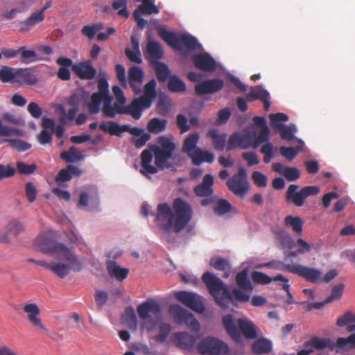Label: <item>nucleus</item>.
Wrapping results in <instances>:
<instances>
[{"mask_svg":"<svg viewBox=\"0 0 355 355\" xmlns=\"http://www.w3.org/2000/svg\"><path fill=\"white\" fill-rule=\"evenodd\" d=\"M25 230L24 225L21 221L13 219L7 225V232L14 235H18Z\"/></svg>","mask_w":355,"mask_h":355,"instance_id":"6e6d98bb","label":"nucleus"},{"mask_svg":"<svg viewBox=\"0 0 355 355\" xmlns=\"http://www.w3.org/2000/svg\"><path fill=\"white\" fill-rule=\"evenodd\" d=\"M191 59L194 66L202 71L212 72L216 69V60L207 52L194 54Z\"/></svg>","mask_w":355,"mask_h":355,"instance_id":"f3484780","label":"nucleus"},{"mask_svg":"<svg viewBox=\"0 0 355 355\" xmlns=\"http://www.w3.org/2000/svg\"><path fill=\"white\" fill-rule=\"evenodd\" d=\"M16 69L8 66L0 69V80L3 83H15Z\"/></svg>","mask_w":355,"mask_h":355,"instance_id":"a19ab883","label":"nucleus"},{"mask_svg":"<svg viewBox=\"0 0 355 355\" xmlns=\"http://www.w3.org/2000/svg\"><path fill=\"white\" fill-rule=\"evenodd\" d=\"M171 338L173 343L179 348L189 352L197 353L198 345L201 336L204 334H172Z\"/></svg>","mask_w":355,"mask_h":355,"instance_id":"4468645a","label":"nucleus"},{"mask_svg":"<svg viewBox=\"0 0 355 355\" xmlns=\"http://www.w3.org/2000/svg\"><path fill=\"white\" fill-rule=\"evenodd\" d=\"M273 146L271 143H266L261 146L260 153L264 155L263 162L266 164L270 163L273 157Z\"/></svg>","mask_w":355,"mask_h":355,"instance_id":"69168bd1","label":"nucleus"},{"mask_svg":"<svg viewBox=\"0 0 355 355\" xmlns=\"http://www.w3.org/2000/svg\"><path fill=\"white\" fill-rule=\"evenodd\" d=\"M168 89L174 93L184 92L186 91V85L180 78L174 75L169 77Z\"/></svg>","mask_w":355,"mask_h":355,"instance_id":"58836bf2","label":"nucleus"},{"mask_svg":"<svg viewBox=\"0 0 355 355\" xmlns=\"http://www.w3.org/2000/svg\"><path fill=\"white\" fill-rule=\"evenodd\" d=\"M144 71L137 66H132L128 71V83L135 94L139 95L142 93V83Z\"/></svg>","mask_w":355,"mask_h":355,"instance_id":"412c9836","label":"nucleus"},{"mask_svg":"<svg viewBox=\"0 0 355 355\" xmlns=\"http://www.w3.org/2000/svg\"><path fill=\"white\" fill-rule=\"evenodd\" d=\"M299 186L291 184L286 192V200L288 203H293L297 207H302L304 205L306 199L309 196H316L320 192L318 186H306L297 191Z\"/></svg>","mask_w":355,"mask_h":355,"instance_id":"9d476101","label":"nucleus"},{"mask_svg":"<svg viewBox=\"0 0 355 355\" xmlns=\"http://www.w3.org/2000/svg\"><path fill=\"white\" fill-rule=\"evenodd\" d=\"M236 283L239 288L251 293L253 290L252 285L248 278V271L244 269L236 275Z\"/></svg>","mask_w":355,"mask_h":355,"instance_id":"72a5a7b5","label":"nucleus"},{"mask_svg":"<svg viewBox=\"0 0 355 355\" xmlns=\"http://www.w3.org/2000/svg\"><path fill=\"white\" fill-rule=\"evenodd\" d=\"M354 322L355 313L348 311L337 319L336 325L340 327L345 326H347L348 327L350 325H353L352 324Z\"/></svg>","mask_w":355,"mask_h":355,"instance_id":"8fccbe9b","label":"nucleus"},{"mask_svg":"<svg viewBox=\"0 0 355 355\" xmlns=\"http://www.w3.org/2000/svg\"><path fill=\"white\" fill-rule=\"evenodd\" d=\"M251 277L254 283L263 285L270 284L272 281H274V278L259 271L252 272Z\"/></svg>","mask_w":355,"mask_h":355,"instance_id":"4d7b16f0","label":"nucleus"},{"mask_svg":"<svg viewBox=\"0 0 355 355\" xmlns=\"http://www.w3.org/2000/svg\"><path fill=\"white\" fill-rule=\"evenodd\" d=\"M277 236L282 246L284 249H291L295 245V242L291 236L283 230L277 232Z\"/></svg>","mask_w":355,"mask_h":355,"instance_id":"49530a36","label":"nucleus"},{"mask_svg":"<svg viewBox=\"0 0 355 355\" xmlns=\"http://www.w3.org/2000/svg\"><path fill=\"white\" fill-rule=\"evenodd\" d=\"M157 33L169 46L177 51L184 49L195 51L201 47V44L193 36L184 33L178 35L162 26L157 25Z\"/></svg>","mask_w":355,"mask_h":355,"instance_id":"39448f33","label":"nucleus"},{"mask_svg":"<svg viewBox=\"0 0 355 355\" xmlns=\"http://www.w3.org/2000/svg\"><path fill=\"white\" fill-rule=\"evenodd\" d=\"M214 177L211 174H206L202 182L193 189L194 193L198 197H210L214 193Z\"/></svg>","mask_w":355,"mask_h":355,"instance_id":"4be33fe9","label":"nucleus"},{"mask_svg":"<svg viewBox=\"0 0 355 355\" xmlns=\"http://www.w3.org/2000/svg\"><path fill=\"white\" fill-rule=\"evenodd\" d=\"M269 119L270 121L271 126L276 129H279L280 127L284 125L282 124V122H286L288 120V116L284 113L278 112L276 114H270Z\"/></svg>","mask_w":355,"mask_h":355,"instance_id":"09e8293b","label":"nucleus"},{"mask_svg":"<svg viewBox=\"0 0 355 355\" xmlns=\"http://www.w3.org/2000/svg\"><path fill=\"white\" fill-rule=\"evenodd\" d=\"M68 262L69 263V265L62 263H52L51 270L58 277L62 279L69 273L71 269L75 270V269L72 267L71 263L69 261ZM76 271L78 270H76Z\"/></svg>","mask_w":355,"mask_h":355,"instance_id":"4c0bfd02","label":"nucleus"},{"mask_svg":"<svg viewBox=\"0 0 355 355\" xmlns=\"http://www.w3.org/2000/svg\"><path fill=\"white\" fill-rule=\"evenodd\" d=\"M106 98L99 95V94L94 93L91 97V101L88 104V110L91 114H97L100 111V105L101 103L105 102Z\"/></svg>","mask_w":355,"mask_h":355,"instance_id":"c03bdc74","label":"nucleus"},{"mask_svg":"<svg viewBox=\"0 0 355 355\" xmlns=\"http://www.w3.org/2000/svg\"><path fill=\"white\" fill-rule=\"evenodd\" d=\"M272 170L283 175L288 181H295L300 176V171L295 167L284 166L281 163H273Z\"/></svg>","mask_w":355,"mask_h":355,"instance_id":"bb28decb","label":"nucleus"},{"mask_svg":"<svg viewBox=\"0 0 355 355\" xmlns=\"http://www.w3.org/2000/svg\"><path fill=\"white\" fill-rule=\"evenodd\" d=\"M37 82V77L34 75L31 68L16 69L15 83L33 85Z\"/></svg>","mask_w":355,"mask_h":355,"instance_id":"c85d7f7f","label":"nucleus"},{"mask_svg":"<svg viewBox=\"0 0 355 355\" xmlns=\"http://www.w3.org/2000/svg\"><path fill=\"white\" fill-rule=\"evenodd\" d=\"M269 135L270 130L268 127H264L263 129H260L257 137L253 141L252 148L256 149L261 143H269Z\"/></svg>","mask_w":355,"mask_h":355,"instance_id":"5fc2aeb1","label":"nucleus"},{"mask_svg":"<svg viewBox=\"0 0 355 355\" xmlns=\"http://www.w3.org/2000/svg\"><path fill=\"white\" fill-rule=\"evenodd\" d=\"M103 25L102 23H97L92 25H87L83 26L81 30L83 35L87 37L89 40H92L96 33L103 29Z\"/></svg>","mask_w":355,"mask_h":355,"instance_id":"3c124183","label":"nucleus"},{"mask_svg":"<svg viewBox=\"0 0 355 355\" xmlns=\"http://www.w3.org/2000/svg\"><path fill=\"white\" fill-rule=\"evenodd\" d=\"M34 245L44 253H53L58 259L69 261L75 270H81V263L71 251L64 245L55 241L54 232L49 230L40 234L35 239Z\"/></svg>","mask_w":355,"mask_h":355,"instance_id":"7ed1b4c3","label":"nucleus"},{"mask_svg":"<svg viewBox=\"0 0 355 355\" xmlns=\"http://www.w3.org/2000/svg\"><path fill=\"white\" fill-rule=\"evenodd\" d=\"M202 280L221 308L228 307L234 300L240 302L250 300V295L242 291L241 288H234L231 293L223 282L210 272H205L202 276Z\"/></svg>","mask_w":355,"mask_h":355,"instance_id":"f257e3e1","label":"nucleus"},{"mask_svg":"<svg viewBox=\"0 0 355 355\" xmlns=\"http://www.w3.org/2000/svg\"><path fill=\"white\" fill-rule=\"evenodd\" d=\"M169 313L178 324L185 325L194 333L199 331V322L194 315L186 309L178 304H171L169 307Z\"/></svg>","mask_w":355,"mask_h":355,"instance_id":"9b49d317","label":"nucleus"},{"mask_svg":"<svg viewBox=\"0 0 355 355\" xmlns=\"http://www.w3.org/2000/svg\"><path fill=\"white\" fill-rule=\"evenodd\" d=\"M233 342L240 347L249 345L250 340L257 338V334H230Z\"/></svg>","mask_w":355,"mask_h":355,"instance_id":"a18cd8bd","label":"nucleus"},{"mask_svg":"<svg viewBox=\"0 0 355 355\" xmlns=\"http://www.w3.org/2000/svg\"><path fill=\"white\" fill-rule=\"evenodd\" d=\"M157 143L159 144V146H157V171L158 168L161 170L168 168L175 171L179 164L171 162L176 159V157L173 156L175 148L174 143L164 137H159L157 139Z\"/></svg>","mask_w":355,"mask_h":355,"instance_id":"6e6552de","label":"nucleus"},{"mask_svg":"<svg viewBox=\"0 0 355 355\" xmlns=\"http://www.w3.org/2000/svg\"><path fill=\"white\" fill-rule=\"evenodd\" d=\"M99 128L111 135L121 137L123 132H128L134 135L132 141L137 148L143 147L150 139L149 133L145 132L144 129L137 127H131L130 125H119L118 123L112 121H103L100 123Z\"/></svg>","mask_w":355,"mask_h":355,"instance_id":"423d86ee","label":"nucleus"},{"mask_svg":"<svg viewBox=\"0 0 355 355\" xmlns=\"http://www.w3.org/2000/svg\"><path fill=\"white\" fill-rule=\"evenodd\" d=\"M24 311L27 315L28 321L40 330H45L41 320L40 319V310L35 303H27L24 305Z\"/></svg>","mask_w":355,"mask_h":355,"instance_id":"393cba45","label":"nucleus"},{"mask_svg":"<svg viewBox=\"0 0 355 355\" xmlns=\"http://www.w3.org/2000/svg\"><path fill=\"white\" fill-rule=\"evenodd\" d=\"M227 186L236 196L244 198L250 190L245 170L243 168H239L237 173L227 181Z\"/></svg>","mask_w":355,"mask_h":355,"instance_id":"ddd939ff","label":"nucleus"},{"mask_svg":"<svg viewBox=\"0 0 355 355\" xmlns=\"http://www.w3.org/2000/svg\"><path fill=\"white\" fill-rule=\"evenodd\" d=\"M224 82L220 78L207 79L195 86L196 94L198 96L214 94L223 89Z\"/></svg>","mask_w":355,"mask_h":355,"instance_id":"6ab92c4d","label":"nucleus"},{"mask_svg":"<svg viewBox=\"0 0 355 355\" xmlns=\"http://www.w3.org/2000/svg\"><path fill=\"white\" fill-rule=\"evenodd\" d=\"M188 156L192 159L193 164L197 166L202 162L213 163L215 159L213 153L201 150L200 148L194 149Z\"/></svg>","mask_w":355,"mask_h":355,"instance_id":"cd10ccee","label":"nucleus"},{"mask_svg":"<svg viewBox=\"0 0 355 355\" xmlns=\"http://www.w3.org/2000/svg\"><path fill=\"white\" fill-rule=\"evenodd\" d=\"M274 281L275 282L281 281V282H284V284L282 285V288L285 292H286L287 297H288V299L286 300V302L288 304H294L295 301L293 299V296L291 294V293L290 292V284H288V279H287L282 275H278L274 277Z\"/></svg>","mask_w":355,"mask_h":355,"instance_id":"603ef678","label":"nucleus"},{"mask_svg":"<svg viewBox=\"0 0 355 355\" xmlns=\"http://www.w3.org/2000/svg\"><path fill=\"white\" fill-rule=\"evenodd\" d=\"M73 71L83 80H92L96 74V69L90 61L82 62L72 67Z\"/></svg>","mask_w":355,"mask_h":355,"instance_id":"5701e85b","label":"nucleus"},{"mask_svg":"<svg viewBox=\"0 0 355 355\" xmlns=\"http://www.w3.org/2000/svg\"><path fill=\"white\" fill-rule=\"evenodd\" d=\"M284 224L286 227H291L296 234H302L303 222L299 216H287L284 218Z\"/></svg>","mask_w":355,"mask_h":355,"instance_id":"e433bc0d","label":"nucleus"},{"mask_svg":"<svg viewBox=\"0 0 355 355\" xmlns=\"http://www.w3.org/2000/svg\"><path fill=\"white\" fill-rule=\"evenodd\" d=\"M268 98L269 93L266 89L259 86L252 88L246 96V98L248 101H252L256 99L263 101V99Z\"/></svg>","mask_w":355,"mask_h":355,"instance_id":"79ce46f5","label":"nucleus"},{"mask_svg":"<svg viewBox=\"0 0 355 355\" xmlns=\"http://www.w3.org/2000/svg\"><path fill=\"white\" fill-rule=\"evenodd\" d=\"M112 8L118 11V14L125 18L128 17L129 12L127 10L126 0H112Z\"/></svg>","mask_w":355,"mask_h":355,"instance_id":"bf43d9fd","label":"nucleus"},{"mask_svg":"<svg viewBox=\"0 0 355 355\" xmlns=\"http://www.w3.org/2000/svg\"><path fill=\"white\" fill-rule=\"evenodd\" d=\"M19 55L21 63L28 64L40 60L38 55L34 50L27 49L26 46L19 48Z\"/></svg>","mask_w":355,"mask_h":355,"instance_id":"f704fd0d","label":"nucleus"},{"mask_svg":"<svg viewBox=\"0 0 355 355\" xmlns=\"http://www.w3.org/2000/svg\"><path fill=\"white\" fill-rule=\"evenodd\" d=\"M207 137L211 139L213 147L216 150L223 151L227 142V135L219 134L217 129L212 128L207 133Z\"/></svg>","mask_w":355,"mask_h":355,"instance_id":"c756f323","label":"nucleus"},{"mask_svg":"<svg viewBox=\"0 0 355 355\" xmlns=\"http://www.w3.org/2000/svg\"><path fill=\"white\" fill-rule=\"evenodd\" d=\"M175 297L178 301L196 312L202 313L205 311V306L202 297L195 293L179 291L175 293Z\"/></svg>","mask_w":355,"mask_h":355,"instance_id":"dca6fc26","label":"nucleus"},{"mask_svg":"<svg viewBox=\"0 0 355 355\" xmlns=\"http://www.w3.org/2000/svg\"><path fill=\"white\" fill-rule=\"evenodd\" d=\"M304 349L300 352H305L304 355H309L315 350L326 348L330 351L336 350V353H341L355 349V334H350L347 338H338L336 343L330 338L313 336L304 343Z\"/></svg>","mask_w":355,"mask_h":355,"instance_id":"20e7f679","label":"nucleus"},{"mask_svg":"<svg viewBox=\"0 0 355 355\" xmlns=\"http://www.w3.org/2000/svg\"><path fill=\"white\" fill-rule=\"evenodd\" d=\"M174 213L167 220L166 230H171L175 232L182 230L189 223L192 217L191 207L182 198H176L173 205Z\"/></svg>","mask_w":355,"mask_h":355,"instance_id":"0eeeda50","label":"nucleus"},{"mask_svg":"<svg viewBox=\"0 0 355 355\" xmlns=\"http://www.w3.org/2000/svg\"><path fill=\"white\" fill-rule=\"evenodd\" d=\"M222 322L227 333H257V327L247 319H236L227 314L223 316Z\"/></svg>","mask_w":355,"mask_h":355,"instance_id":"f8f14e48","label":"nucleus"},{"mask_svg":"<svg viewBox=\"0 0 355 355\" xmlns=\"http://www.w3.org/2000/svg\"><path fill=\"white\" fill-rule=\"evenodd\" d=\"M233 209L232 205L225 199H220L214 207V213L218 216H223Z\"/></svg>","mask_w":355,"mask_h":355,"instance_id":"37998d69","label":"nucleus"},{"mask_svg":"<svg viewBox=\"0 0 355 355\" xmlns=\"http://www.w3.org/2000/svg\"><path fill=\"white\" fill-rule=\"evenodd\" d=\"M199 355H230L229 345L223 340L214 336H201L198 345Z\"/></svg>","mask_w":355,"mask_h":355,"instance_id":"1a4fd4ad","label":"nucleus"},{"mask_svg":"<svg viewBox=\"0 0 355 355\" xmlns=\"http://www.w3.org/2000/svg\"><path fill=\"white\" fill-rule=\"evenodd\" d=\"M121 112H124V114L130 115L134 119L138 120L141 116L142 109L134 100L130 105H125V110H122Z\"/></svg>","mask_w":355,"mask_h":355,"instance_id":"de8ad7c7","label":"nucleus"},{"mask_svg":"<svg viewBox=\"0 0 355 355\" xmlns=\"http://www.w3.org/2000/svg\"><path fill=\"white\" fill-rule=\"evenodd\" d=\"M112 97L107 98L102 108L103 115L109 118H114L117 114L112 104Z\"/></svg>","mask_w":355,"mask_h":355,"instance_id":"774afa93","label":"nucleus"},{"mask_svg":"<svg viewBox=\"0 0 355 355\" xmlns=\"http://www.w3.org/2000/svg\"><path fill=\"white\" fill-rule=\"evenodd\" d=\"M278 130H280L281 138L286 141H292L294 139V134L297 132L295 125H284L280 127Z\"/></svg>","mask_w":355,"mask_h":355,"instance_id":"864d4df0","label":"nucleus"},{"mask_svg":"<svg viewBox=\"0 0 355 355\" xmlns=\"http://www.w3.org/2000/svg\"><path fill=\"white\" fill-rule=\"evenodd\" d=\"M170 75V70L166 64L162 62L157 61V78L164 82Z\"/></svg>","mask_w":355,"mask_h":355,"instance_id":"052dcab7","label":"nucleus"},{"mask_svg":"<svg viewBox=\"0 0 355 355\" xmlns=\"http://www.w3.org/2000/svg\"><path fill=\"white\" fill-rule=\"evenodd\" d=\"M106 266L109 275L119 282L124 280L129 274V269L121 267L114 260H107Z\"/></svg>","mask_w":355,"mask_h":355,"instance_id":"a878e982","label":"nucleus"},{"mask_svg":"<svg viewBox=\"0 0 355 355\" xmlns=\"http://www.w3.org/2000/svg\"><path fill=\"white\" fill-rule=\"evenodd\" d=\"M272 345L270 340L266 338H259L255 340L251 345V349L255 355H262L269 354L272 350Z\"/></svg>","mask_w":355,"mask_h":355,"instance_id":"7c9ffc66","label":"nucleus"},{"mask_svg":"<svg viewBox=\"0 0 355 355\" xmlns=\"http://www.w3.org/2000/svg\"><path fill=\"white\" fill-rule=\"evenodd\" d=\"M60 157L68 163L82 161L85 158L84 155L75 146H71L68 150L63 151L60 154Z\"/></svg>","mask_w":355,"mask_h":355,"instance_id":"c9c22d12","label":"nucleus"},{"mask_svg":"<svg viewBox=\"0 0 355 355\" xmlns=\"http://www.w3.org/2000/svg\"><path fill=\"white\" fill-rule=\"evenodd\" d=\"M344 284L340 283L334 286L331 290V295L326 298V303H330L334 300H338L341 298L344 291Z\"/></svg>","mask_w":355,"mask_h":355,"instance_id":"680f3d73","label":"nucleus"},{"mask_svg":"<svg viewBox=\"0 0 355 355\" xmlns=\"http://www.w3.org/2000/svg\"><path fill=\"white\" fill-rule=\"evenodd\" d=\"M199 140V135L198 133H193L189 135L184 140L182 152L187 154V155L193 152L194 149L197 148L196 145Z\"/></svg>","mask_w":355,"mask_h":355,"instance_id":"ea45409f","label":"nucleus"},{"mask_svg":"<svg viewBox=\"0 0 355 355\" xmlns=\"http://www.w3.org/2000/svg\"><path fill=\"white\" fill-rule=\"evenodd\" d=\"M5 141L8 142L12 147L19 152L26 151L31 147L30 144L18 139H6Z\"/></svg>","mask_w":355,"mask_h":355,"instance_id":"338daca9","label":"nucleus"},{"mask_svg":"<svg viewBox=\"0 0 355 355\" xmlns=\"http://www.w3.org/2000/svg\"><path fill=\"white\" fill-rule=\"evenodd\" d=\"M291 266H293V264H284L280 261H272L268 263H263L260 267H266L268 268H272L282 271H288L291 272Z\"/></svg>","mask_w":355,"mask_h":355,"instance_id":"13d9d810","label":"nucleus"},{"mask_svg":"<svg viewBox=\"0 0 355 355\" xmlns=\"http://www.w3.org/2000/svg\"><path fill=\"white\" fill-rule=\"evenodd\" d=\"M157 112L162 115L167 114L171 107V99L160 91H157Z\"/></svg>","mask_w":355,"mask_h":355,"instance_id":"473e14b6","label":"nucleus"},{"mask_svg":"<svg viewBox=\"0 0 355 355\" xmlns=\"http://www.w3.org/2000/svg\"><path fill=\"white\" fill-rule=\"evenodd\" d=\"M17 169L21 174L31 175L37 169V165L34 163L27 164L24 162H18L17 163Z\"/></svg>","mask_w":355,"mask_h":355,"instance_id":"0e129e2a","label":"nucleus"},{"mask_svg":"<svg viewBox=\"0 0 355 355\" xmlns=\"http://www.w3.org/2000/svg\"><path fill=\"white\" fill-rule=\"evenodd\" d=\"M291 272L296 274L303 277L307 282L311 283H318L321 280L322 272L320 270L304 266L299 264H293L291 266Z\"/></svg>","mask_w":355,"mask_h":355,"instance_id":"a211bd4d","label":"nucleus"},{"mask_svg":"<svg viewBox=\"0 0 355 355\" xmlns=\"http://www.w3.org/2000/svg\"><path fill=\"white\" fill-rule=\"evenodd\" d=\"M154 155L155 156V144H150L148 148L143 150L141 154V169L140 172L145 176L155 173V166L150 164Z\"/></svg>","mask_w":355,"mask_h":355,"instance_id":"aec40b11","label":"nucleus"},{"mask_svg":"<svg viewBox=\"0 0 355 355\" xmlns=\"http://www.w3.org/2000/svg\"><path fill=\"white\" fill-rule=\"evenodd\" d=\"M135 2H141V4L134 11L133 17L137 22V26L140 29H143L145 26L148 28L147 32V44L146 49L144 50V57L148 59L153 67L155 69V38L154 37L153 31L155 28V22L148 21L144 17L150 16L152 13L155 12V5L153 3V0H134Z\"/></svg>","mask_w":355,"mask_h":355,"instance_id":"f03ea898","label":"nucleus"},{"mask_svg":"<svg viewBox=\"0 0 355 355\" xmlns=\"http://www.w3.org/2000/svg\"><path fill=\"white\" fill-rule=\"evenodd\" d=\"M139 318L141 320L143 329L150 331L154 326L151 315L155 313V299H149L137 307Z\"/></svg>","mask_w":355,"mask_h":355,"instance_id":"2eb2a0df","label":"nucleus"},{"mask_svg":"<svg viewBox=\"0 0 355 355\" xmlns=\"http://www.w3.org/2000/svg\"><path fill=\"white\" fill-rule=\"evenodd\" d=\"M301 150L302 148L299 146L295 148L293 147L282 146L279 148V152L283 157H286L288 160L291 161L296 157L297 153Z\"/></svg>","mask_w":355,"mask_h":355,"instance_id":"e2e57ef3","label":"nucleus"},{"mask_svg":"<svg viewBox=\"0 0 355 355\" xmlns=\"http://www.w3.org/2000/svg\"><path fill=\"white\" fill-rule=\"evenodd\" d=\"M122 322L132 330H136L138 324L137 318L132 306L125 308L121 316Z\"/></svg>","mask_w":355,"mask_h":355,"instance_id":"2f4dec72","label":"nucleus"},{"mask_svg":"<svg viewBox=\"0 0 355 355\" xmlns=\"http://www.w3.org/2000/svg\"><path fill=\"white\" fill-rule=\"evenodd\" d=\"M44 18L42 11L32 13L26 20L18 22L19 31L24 34L28 33L35 25L43 21Z\"/></svg>","mask_w":355,"mask_h":355,"instance_id":"b1692460","label":"nucleus"}]
</instances>
